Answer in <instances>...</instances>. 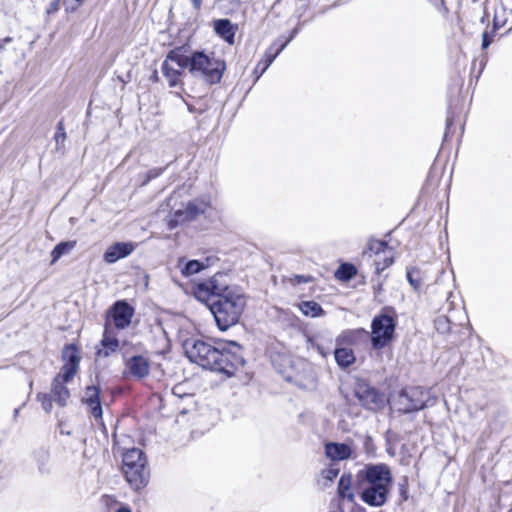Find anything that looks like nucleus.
Wrapping results in <instances>:
<instances>
[{"label":"nucleus","mask_w":512,"mask_h":512,"mask_svg":"<svg viewBox=\"0 0 512 512\" xmlns=\"http://www.w3.org/2000/svg\"><path fill=\"white\" fill-rule=\"evenodd\" d=\"M183 349L191 362L229 376L244 365L241 348L234 342H221L213 346L202 339L190 338L183 342Z\"/></svg>","instance_id":"obj_1"},{"label":"nucleus","mask_w":512,"mask_h":512,"mask_svg":"<svg viewBox=\"0 0 512 512\" xmlns=\"http://www.w3.org/2000/svg\"><path fill=\"white\" fill-rule=\"evenodd\" d=\"M362 477L361 499L369 506L379 507L385 504L392 483V475L384 464L369 465L358 473Z\"/></svg>","instance_id":"obj_2"},{"label":"nucleus","mask_w":512,"mask_h":512,"mask_svg":"<svg viewBox=\"0 0 512 512\" xmlns=\"http://www.w3.org/2000/svg\"><path fill=\"white\" fill-rule=\"evenodd\" d=\"M62 357L64 365L60 373L53 380L51 395L59 406L64 407L70 397L65 384L72 380L78 370L80 353L76 346L68 345L63 349Z\"/></svg>","instance_id":"obj_3"},{"label":"nucleus","mask_w":512,"mask_h":512,"mask_svg":"<svg viewBox=\"0 0 512 512\" xmlns=\"http://www.w3.org/2000/svg\"><path fill=\"white\" fill-rule=\"evenodd\" d=\"M244 307L245 298L239 289L235 292H229L227 296L214 302L211 306V312L219 329L225 331L238 322Z\"/></svg>","instance_id":"obj_4"},{"label":"nucleus","mask_w":512,"mask_h":512,"mask_svg":"<svg viewBox=\"0 0 512 512\" xmlns=\"http://www.w3.org/2000/svg\"><path fill=\"white\" fill-rule=\"evenodd\" d=\"M188 69L195 76L202 78L208 83H217L221 80L225 64L223 61L209 56L203 52L188 54Z\"/></svg>","instance_id":"obj_5"},{"label":"nucleus","mask_w":512,"mask_h":512,"mask_svg":"<svg viewBox=\"0 0 512 512\" xmlns=\"http://www.w3.org/2000/svg\"><path fill=\"white\" fill-rule=\"evenodd\" d=\"M146 459L141 450L132 448L123 455V472L127 482L135 490L146 486L148 473L146 470Z\"/></svg>","instance_id":"obj_6"},{"label":"nucleus","mask_w":512,"mask_h":512,"mask_svg":"<svg viewBox=\"0 0 512 512\" xmlns=\"http://www.w3.org/2000/svg\"><path fill=\"white\" fill-rule=\"evenodd\" d=\"M188 54L182 47L171 50L161 67L162 74L170 87L182 83L184 69L188 68Z\"/></svg>","instance_id":"obj_7"},{"label":"nucleus","mask_w":512,"mask_h":512,"mask_svg":"<svg viewBox=\"0 0 512 512\" xmlns=\"http://www.w3.org/2000/svg\"><path fill=\"white\" fill-rule=\"evenodd\" d=\"M355 396L360 404L366 409L378 411L383 409L387 404V399L376 389L370 387L365 381L357 380L354 386Z\"/></svg>","instance_id":"obj_8"},{"label":"nucleus","mask_w":512,"mask_h":512,"mask_svg":"<svg viewBox=\"0 0 512 512\" xmlns=\"http://www.w3.org/2000/svg\"><path fill=\"white\" fill-rule=\"evenodd\" d=\"M210 206L208 199H198L186 204L185 208L178 209L170 214L168 225L170 228H175L178 225L195 219L200 214L204 213Z\"/></svg>","instance_id":"obj_9"},{"label":"nucleus","mask_w":512,"mask_h":512,"mask_svg":"<svg viewBox=\"0 0 512 512\" xmlns=\"http://www.w3.org/2000/svg\"><path fill=\"white\" fill-rule=\"evenodd\" d=\"M425 403L424 391L421 388L412 387L404 389L399 393L395 406L401 412L410 413L423 409Z\"/></svg>","instance_id":"obj_10"},{"label":"nucleus","mask_w":512,"mask_h":512,"mask_svg":"<svg viewBox=\"0 0 512 512\" xmlns=\"http://www.w3.org/2000/svg\"><path fill=\"white\" fill-rule=\"evenodd\" d=\"M395 323L392 317L381 315L372 322V344L375 348L385 346L393 337Z\"/></svg>","instance_id":"obj_11"},{"label":"nucleus","mask_w":512,"mask_h":512,"mask_svg":"<svg viewBox=\"0 0 512 512\" xmlns=\"http://www.w3.org/2000/svg\"><path fill=\"white\" fill-rule=\"evenodd\" d=\"M134 315V308L126 301H117L109 310L107 322L108 326L113 324L118 329H124L131 323Z\"/></svg>","instance_id":"obj_12"},{"label":"nucleus","mask_w":512,"mask_h":512,"mask_svg":"<svg viewBox=\"0 0 512 512\" xmlns=\"http://www.w3.org/2000/svg\"><path fill=\"white\" fill-rule=\"evenodd\" d=\"M368 247L370 252H374L378 256L375 260L377 272L383 271L393 263V253L384 242L371 240Z\"/></svg>","instance_id":"obj_13"},{"label":"nucleus","mask_w":512,"mask_h":512,"mask_svg":"<svg viewBox=\"0 0 512 512\" xmlns=\"http://www.w3.org/2000/svg\"><path fill=\"white\" fill-rule=\"evenodd\" d=\"M136 245L132 242H117L110 245L104 253V261L112 264L118 260L129 256L135 249Z\"/></svg>","instance_id":"obj_14"},{"label":"nucleus","mask_w":512,"mask_h":512,"mask_svg":"<svg viewBox=\"0 0 512 512\" xmlns=\"http://www.w3.org/2000/svg\"><path fill=\"white\" fill-rule=\"evenodd\" d=\"M212 294L218 296L219 299L227 296L229 292H235L239 290L238 287L230 286L227 275L217 273L211 279L208 280Z\"/></svg>","instance_id":"obj_15"},{"label":"nucleus","mask_w":512,"mask_h":512,"mask_svg":"<svg viewBox=\"0 0 512 512\" xmlns=\"http://www.w3.org/2000/svg\"><path fill=\"white\" fill-rule=\"evenodd\" d=\"M325 454L333 461H342L353 456V449L349 444L332 442L325 445Z\"/></svg>","instance_id":"obj_16"},{"label":"nucleus","mask_w":512,"mask_h":512,"mask_svg":"<svg viewBox=\"0 0 512 512\" xmlns=\"http://www.w3.org/2000/svg\"><path fill=\"white\" fill-rule=\"evenodd\" d=\"M210 266L209 258L200 260H189L186 261L184 258L178 260L177 268L180 270L181 274L185 277L192 276L200 271L208 268Z\"/></svg>","instance_id":"obj_17"},{"label":"nucleus","mask_w":512,"mask_h":512,"mask_svg":"<svg viewBox=\"0 0 512 512\" xmlns=\"http://www.w3.org/2000/svg\"><path fill=\"white\" fill-rule=\"evenodd\" d=\"M119 347V341L108 324L105 325L103 338L101 340V348L98 350V355L108 357L114 353Z\"/></svg>","instance_id":"obj_18"},{"label":"nucleus","mask_w":512,"mask_h":512,"mask_svg":"<svg viewBox=\"0 0 512 512\" xmlns=\"http://www.w3.org/2000/svg\"><path fill=\"white\" fill-rule=\"evenodd\" d=\"M129 374L135 378L141 379L149 373V362L143 356H134L127 361Z\"/></svg>","instance_id":"obj_19"},{"label":"nucleus","mask_w":512,"mask_h":512,"mask_svg":"<svg viewBox=\"0 0 512 512\" xmlns=\"http://www.w3.org/2000/svg\"><path fill=\"white\" fill-rule=\"evenodd\" d=\"M214 31L229 44L234 43L237 26L228 19H218L213 23Z\"/></svg>","instance_id":"obj_20"},{"label":"nucleus","mask_w":512,"mask_h":512,"mask_svg":"<svg viewBox=\"0 0 512 512\" xmlns=\"http://www.w3.org/2000/svg\"><path fill=\"white\" fill-rule=\"evenodd\" d=\"M83 401L89 406L92 416H94L96 419L101 418L102 408L100 405L99 391L97 387H87Z\"/></svg>","instance_id":"obj_21"},{"label":"nucleus","mask_w":512,"mask_h":512,"mask_svg":"<svg viewBox=\"0 0 512 512\" xmlns=\"http://www.w3.org/2000/svg\"><path fill=\"white\" fill-rule=\"evenodd\" d=\"M334 357L336 360V363L341 368H347L355 363L356 356L354 354V351L351 348L348 347H342V346H336L334 351Z\"/></svg>","instance_id":"obj_22"},{"label":"nucleus","mask_w":512,"mask_h":512,"mask_svg":"<svg viewBox=\"0 0 512 512\" xmlns=\"http://www.w3.org/2000/svg\"><path fill=\"white\" fill-rule=\"evenodd\" d=\"M365 333L363 329L345 330L336 338V346L347 347L356 344L357 340Z\"/></svg>","instance_id":"obj_23"},{"label":"nucleus","mask_w":512,"mask_h":512,"mask_svg":"<svg viewBox=\"0 0 512 512\" xmlns=\"http://www.w3.org/2000/svg\"><path fill=\"white\" fill-rule=\"evenodd\" d=\"M338 494L341 498L350 502L354 501V493L352 491V476L343 474L338 483Z\"/></svg>","instance_id":"obj_24"},{"label":"nucleus","mask_w":512,"mask_h":512,"mask_svg":"<svg viewBox=\"0 0 512 512\" xmlns=\"http://www.w3.org/2000/svg\"><path fill=\"white\" fill-rule=\"evenodd\" d=\"M512 19V10L506 9L502 5L495 9L494 13V30L504 28L509 25V20Z\"/></svg>","instance_id":"obj_25"},{"label":"nucleus","mask_w":512,"mask_h":512,"mask_svg":"<svg viewBox=\"0 0 512 512\" xmlns=\"http://www.w3.org/2000/svg\"><path fill=\"white\" fill-rule=\"evenodd\" d=\"M76 246V241H65L57 244L51 252V264L56 263L63 255L70 253Z\"/></svg>","instance_id":"obj_26"},{"label":"nucleus","mask_w":512,"mask_h":512,"mask_svg":"<svg viewBox=\"0 0 512 512\" xmlns=\"http://www.w3.org/2000/svg\"><path fill=\"white\" fill-rule=\"evenodd\" d=\"M301 312L310 317H319L323 314L322 307L315 301H303L299 304Z\"/></svg>","instance_id":"obj_27"},{"label":"nucleus","mask_w":512,"mask_h":512,"mask_svg":"<svg viewBox=\"0 0 512 512\" xmlns=\"http://www.w3.org/2000/svg\"><path fill=\"white\" fill-rule=\"evenodd\" d=\"M193 294L201 302H208L211 296H213L208 281L197 284L194 287Z\"/></svg>","instance_id":"obj_28"},{"label":"nucleus","mask_w":512,"mask_h":512,"mask_svg":"<svg viewBox=\"0 0 512 512\" xmlns=\"http://www.w3.org/2000/svg\"><path fill=\"white\" fill-rule=\"evenodd\" d=\"M284 46L285 45H282L281 48L277 49L275 52H272L271 50L267 51L263 59L257 64L255 71H260V74L264 73Z\"/></svg>","instance_id":"obj_29"},{"label":"nucleus","mask_w":512,"mask_h":512,"mask_svg":"<svg viewBox=\"0 0 512 512\" xmlns=\"http://www.w3.org/2000/svg\"><path fill=\"white\" fill-rule=\"evenodd\" d=\"M356 274V269L352 265H342L336 272V277L341 280H349Z\"/></svg>","instance_id":"obj_30"},{"label":"nucleus","mask_w":512,"mask_h":512,"mask_svg":"<svg viewBox=\"0 0 512 512\" xmlns=\"http://www.w3.org/2000/svg\"><path fill=\"white\" fill-rule=\"evenodd\" d=\"M339 474V468L335 467V466H330L326 469H324L322 472H321V477L323 480H325L326 482L324 483V485H327L328 483H331Z\"/></svg>","instance_id":"obj_31"},{"label":"nucleus","mask_w":512,"mask_h":512,"mask_svg":"<svg viewBox=\"0 0 512 512\" xmlns=\"http://www.w3.org/2000/svg\"><path fill=\"white\" fill-rule=\"evenodd\" d=\"M407 279L414 290H419L421 287V278L417 269L407 271Z\"/></svg>","instance_id":"obj_32"},{"label":"nucleus","mask_w":512,"mask_h":512,"mask_svg":"<svg viewBox=\"0 0 512 512\" xmlns=\"http://www.w3.org/2000/svg\"><path fill=\"white\" fill-rule=\"evenodd\" d=\"M37 400L41 403V406L42 408L47 412L49 413L51 410H52V402L54 401L53 400V397L51 394H47V393H39L37 395Z\"/></svg>","instance_id":"obj_33"},{"label":"nucleus","mask_w":512,"mask_h":512,"mask_svg":"<svg viewBox=\"0 0 512 512\" xmlns=\"http://www.w3.org/2000/svg\"><path fill=\"white\" fill-rule=\"evenodd\" d=\"M491 41L492 40L489 38L488 33L484 32L483 36H482V47H483V49H486L490 45Z\"/></svg>","instance_id":"obj_34"},{"label":"nucleus","mask_w":512,"mask_h":512,"mask_svg":"<svg viewBox=\"0 0 512 512\" xmlns=\"http://www.w3.org/2000/svg\"><path fill=\"white\" fill-rule=\"evenodd\" d=\"M295 279L297 281V283H303V282H308L309 281V278L305 277V276H295Z\"/></svg>","instance_id":"obj_35"},{"label":"nucleus","mask_w":512,"mask_h":512,"mask_svg":"<svg viewBox=\"0 0 512 512\" xmlns=\"http://www.w3.org/2000/svg\"><path fill=\"white\" fill-rule=\"evenodd\" d=\"M195 9H199L201 6V0H190Z\"/></svg>","instance_id":"obj_36"},{"label":"nucleus","mask_w":512,"mask_h":512,"mask_svg":"<svg viewBox=\"0 0 512 512\" xmlns=\"http://www.w3.org/2000/svg\"><path fill=\"white\" fill-rule=\"evenodd\" d=\"M316 349L317 351L322 355V356H326V353L323 351V349H321V347L319 345L316 346Z\"/></svg>","instance_id":"obj_37"},{"label":"nucleus","mask_w":512,"mask_h":512,"mask_svg":"<svg viewBox=\"0 0 512 512\" xmlns=\"http://www.w3.org/2000/svg\"><path fill=\"white\" fill-rule=\"evenodd\" d=\"M117 512H131L129 508L127 507H120Z\"/></svg>","instance_id":"obj_38"},{"label":"nucleus","mask_w":512,"mask_h":512,"mask_svg":"<svg viewBox=\"0 0 512 512\" xmlns=\"http://www.w3.org/2000/svg\"><path fill=\"white\" fill-rule=\"evenodd\" d=\"M75 1V7H78L81 5L83 0H74Z\"/></svg>","instance_id":"obj_39"},{"label":"nucleus","mask_w":512,"mask_h":512,"mask_svg":"<svg viewBox=\"0 0 512 512\" xmlns=\"http://www.w3.org/2000/svg\"><path fill=\"white\" fill-rule=\"evenodd\" d=\"M59 137H63L64 138L65 137V133L63 132L62 134L56 135V138H59Z\"/></svg>","instance_id":"obj_40"},{"label":"nucleus","mask_w":512,"mask_h":512,"mask_svg":"<svg viewBox=\"0 0 512 512\" xmlns=\"http://www.w3.org/2000/svg\"><path fill=\"white\" fill-rule=\"evenodd\" d=\"M59 137H63L64 138L65 137V133L63 132L62 134L56 135V138H59Z\"/></svg>","instance_id":"obj_41"},{"label":"nucleus","mask_w":512,"mask_h":512,"mask_svg":"<svg viewBox=\"0 0 512 512\" xmlns=\"http://www.w3.org/2000/svg\"><path fill=\"white\" fill-rule=\"evenodd\" d=\"M59 137H63L64 138L65 137V133L63 132L62 134L56 135V138H59Z\"/></svg>","instance_id":"obj_42"},{"label":"nucleus","mask_w":512,"mask_h":512,"mask_svg":"<svg viewBox=\"0 0 512 512\" xmlns=\"http://www.w3.org/2000/svg\"><path fill=\"white\" fill-rule=\"evenodd\" d=\"M511 29H512V24H511V25H509V27H508V30H511Z\"/></svg>","instance_id":"obj_43"},{"label":"nucleus","mask_w":512,"mask_h":512,"mask_svg":"<svg viewBox=\"0 0 512 512\" xmlns=\"http://www.w3.org/2000/svg\"><path fill=\"white\" fill-rule=\"evenodd\" d=\"M0 48H2V46H0Z\"/></svg>","instance_id":"obj_44"}]
</instances>
